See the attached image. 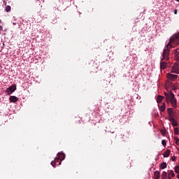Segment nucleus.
Wrapping results in <instances>:
<instances>
[{
    "instance_id": "nucleus-1",
    "label": "nucleus",
    "mask_w": 179,
    "mask_h": 179,
    "mask_svg": "<svg viewBox=\"0 0 179 179\" xmlns=\"http://www.w3.org/2000/svg\"><path fill=\"white\" fill-rule=\"evenodd\" d=\"M173 44H176V45H179V34H176L171 37L169 42L164 48L162 52V59H166V61H169L170 59V50H171V48H174Z\"/></svg>"
},
{
    "instance_id": "nucleus-2",
    "label": "nucleus",
    "mask_w": 179,
    "mask_h": 179,
    "mask_svg": "<svg viewBox=\"0 0 179 179\" xmlns=\"http://www.w3.org/2000/svg\"><path fill=\"white\" fill-rule=\"evenodd\" d=\"M165 96H166V100L167 102L170 101L171 103L172 106L176 108L177 107V99H176V96H174V94L173 92H165L164 93Z\"/></svg>"
},
{
    "instance_id": "nucleus-3",
    "label": "nucleus",
    "mask_w": 179,
    "mask_h": 179,
    "mask_svg": "<svg viewBox=\"0 0 179 179\" xmlns=\"http://www.w3.org/2000/svg\"><path fill=\"white\" fill-rule=\"evenodd\" d=\"M164 61H169V60H166L165 59H163V53H162V57H161V62H160L161 69H166V68H167V62Z\"/></svg>"
},
{
    "instance_id": "nucleus-4",
    "label": "nucleus",
    "mask_w": 179,
    "mask_h": 179,
    "mask_svg": "<svg viewBox=\"0 0 179 179\" xmlns=\"http://www.w3.org/2000/svg\"><path fill=\"white\" fill-rule=\"evenodd\" d=\"M15 90H16V86L11 85L10 87L6 89V92L7 94L10 95L12 94V93H13V92H15Z\"/></svg>"
},
{
    "instance_id": "nucleus-5",
    "label": "nucleus",
    "mask_w": 179,
    "mask_h": 179,
    "mask_svg": "<svg viewBox=\"0 0 179 179\" xmlns=\"http://www.w3.org/2000/svg\"><path fill=\"white\" fill-rule=\"evenodd\" d=\"M60 160L62 162V160H65V155L63 152H58L57 153V157H55V161Z\"/></svg>"
},
{
    "instance_id": "nucleus-6",
    "label": "nucleus",
    "mask_w": 179,
    "mask_h": 179,
    "mask_svg": "<svg viewBox=\"0 0 179 179\" xmlns=\"http://www.w3.org/2000/svg\"><path fill=\"white\" fill-rule=\"evenodd\" d=\"M167 79H169V80H176V79H177V78H178V76L177 75H174V74H171V73H168L166 76Z\"/></svg>"
},
{
    "instance_id": "nucleus-7",
    "label": "nucleus",
    "mask_w": 179,
    "mask_h": 179,
    "mask_svg": "<svg viewBox=\"0 0 179 179\" xmlns=\"http://www.w3.org/2000/svg\"><path fill=\"white\" fill-rule=\"evenodd\" d=\"M9 100H10V103H16V101H18L19 98L15 96H10L9 98Z\"/></svg>"
},
{
    "instance_id": "nucleus-8",
    "label": "nucleus",
    "mask_w": 179,
    "mask_h": 179,
    "mask_svg": "<svg viewBox=\"0 0 179 179\" xmlns=\"http://www.w3.org/2000/svg\"><path fill=\"white\" fill-rule=\"evenodd\" d=\"M173 53L176 59H177V61H179V48H177L176 50H173Z\"/></svg>"
},
{
    "instance_id": "nucleus-9",
    "label": "nucleus",
    "mask_w": 179,
    "mask_h": 179,
    "mask_svg": "<svg viewBox=\"0 0 179 179\" xmlns=\"http://www.w3.org/2000/svg\"><path fill=\"white\" fill-rule=\"evenodd\" d=\"M61 162H62V161H61V160H56V161H55V160H54V161H52L51 164H52V166L53 167H55V166L57 165V163H59V164H57V165H58V166H60Z\"/></svg>"
},
{
    "instance_id": "nucleus-10",
    "label": "nucleus",
    "mask_w": 179,
    "mask_h": 179,
    "mask_svg": "<svg viewBox=\"0 0 179 179\" xmlns=\"http://www.w3.org/2000/svg\"><path fill=\"white\" fill-rule=\"evenodd\" d=\"M170 153H171V151L170 150H166L164 153V157H169V156H170Z\"/></svg>"
},
{
    "instance_id": "nucleus-11",
    "label": "nucleus",
    "mask_w": 179,
    "mask_h": 179,
    "mask_svg": "<svg viewBox=\"0 0 179 179\" xmlns=\"http://www.w3.org/2000/svg\"><path fill=\"white\" fill-rule=\"evenodd\" d=\"M167 167V164L166 162H162L161 164H160V169L162 170H164V169H166Z\"/></svg>"
},
{
    "instance_id": "nucleus-12",
    "label": "nucleus",
    "mask_w": 179,
    "mask_h": 179,
    "mask_svg": "<svg viewBox=\"0 0 179 179\" xmlns=\"http://www.w3.org/2000/svg\"><path fill=\"white\" fill-rule=\"evenodd\" d=\"M154 176H155V179H159V178H160V172H159V171H155V172L154 173Z\"/></svg>"
},
{
    "instance_id": "nucleus-13",
    "label": "nucleus",
    "mask_w": 179,
    "mask_h": 179,
    "mask_svg": "<svg viewBox=\"0 0 179 179\" xmlns=\"http://www.w3.org/2000/svg\"><path fill=\"white\" fill-rule=\"evenodd\" d=\"M163 99H164L163 96L159 95L157 98V103H160L161 101H163Z\"/></svg>"
},
{
    "instance_id": "nucleus-14",
    "label": "nucleus",
    "mask_w": 179,
    "mask_h": 179,
    "mask_svg": "<svg viewBox=\"0 0 179 179\" xmlns=\"http://www.w3.org/2000/svg\"><path fill=\"white\" fill-rule=\"evenodd\" d=\"M159 110L162 112L165 111V110H166V103H163L162 106H160Z\"/></svg>"
},
{
    "instance_id": "nucleus-15",
    "label": "nucleus",
    "mask_w": 179,
    "mask_h": 179,
    "mask_svg": "<svg viewBox=\"0 0 179 179\" xmlns=\"http://www.w3.org/2000/svg\"><path fill=\"white\" fill-rule=\"evenodd\" d=\"M168 176H170V177H176V174L174 173L173 171H169V173H168Z\"/></svg>"
},
{
    "instance_id": "nucleus-16",
    "label": "nucleus",
    "mask_w": 179,
    "mask_h": 179,
    "mask_svg": "<svg viewBox=\"0 0 179 179\" xmlns=\"http://www.w3.org/2000/svg\"><path fill=\"white\" fill-rule=\"evenodd\" d=\"M162 178H164V179L167 178V172L166 171L162 172Z\"/></svg>"
},
{
    "instance_id": "nucleus-17",
    "label": "nucleus",
    "mask_w": 179,
    "mask_h": 179,
    "mask_svg": "<svg viewBox=\"0 0 179 179\" xmlns=\"http://www.w3.org/2000/svg\"><path fill=\"white\" fill-rule=\"evenodd\" d=\"M10 9H12L10 6H6V12H10Z\"/></svg>"
},
{
    "instance_id": "nucleus-18",
    "label": "nucleus",
    "mask_w": 179,
    "mask_h": 179,
    "mask_svg": "<svg viewBox=\"0 0 179 179\" xmlns=\"http://www.w3.org/2000/svg\"><path fill=\"white\" fill-rule=\"evenodd\" d=\"M178 134H179L178 127H176V128L174 129V134H175V135H178Z\"/></svg>"
},
{
    "instance_id": "nucleus-19",
    "label": "nucleus",
    "mask_w": 179,
    "mask_h": 179,
    "mask_svg": "<svg viewBox=\"0 0 179 179\" xmlns=\"http://www.w3.org/2000/svg\"><path fill=\"white\" fill-rule=\"evenodd\" d=\"M167 113H168V114H172L173 113V108H169L167 109Z\"/></svg>"
},
{
    "instance_id": "nucleus-20",
    "label": "nucleus",
    "mask_w": 179,
    "mask_h": 179,
    "mask_svg": "<svg viewBox=\"0 0 179 179\" xmlns=\"http://www.w3.org/2000/svg\"><path fill=\"white\" fill-rule=\"evenodd\" d=\"M175 173H176V174L179 173V165L175 167Z\"/></svg>"
},
{
    "instance_id": "nucleus-21",
    "label": "nucleus",
    "mask_w": 179,
    "mask_h": 179,
    "mask_svg": "<svg viewBox=\"0 0 179 179\" xmlns=\"http://www.w3.org/2000/svg\"><path fill=\"white\" fill-rule=\"evenodd\" d=\"M173 73H179V69H173L172 71Z\"/></svg>"
},
{
    "instance_id": "nucleus-22",
    "label": "nucleus",
    "mask_w": 179,
    "mask_h": 179,
    "mask_svg": "<svg viewBox=\"0 0 179 179\" xmlns=\"http://www.w3.org/2000/svg\"><path fill=\"white\" fill-rule=\"evenodd\" d=\"M172 125H173V127H177L178 125V124L177 123V122L176 120H173V122H172Z\"/></svg>"
},
{
    "instance_id": "nucleus-23",
    "label": "nucleus",
    "mask_w": 179,
    "mask_h": 179,
    "mask_svg": "<svg viewBox=\"0 0 179 179\" xmlns=\"http://www.w3.org/2000/svg\"><path fill=\"white\" fill-rule=\"evenodd\" d=\"M174 141H176V144L179 145V138L177 137H174Z\"/></svg>"
},
{
    "instance_id": "nucleus-24",
    "label": "nucleus",
    "mask_w": 179,
    "mask_h": 179,
    "mask_svg": "<svg viewBox=\"0 0 179 179\" xmlns=\"http://www.w3.org/2000/svg\"><path fill=\"white\" fill-rule=\"evenodd\" d=\"M162 144L163 146H166V145H167L166 142V140H162Z\"/></svg>"
},
{
    "instance_id": "nucleus-25",
    "label": "nucleus",
    "mask_w": 179,
    "mask_h": 179,
    "mask_svg": "<svg viewBox=\"0 0 179 179\" xmlns=\"http://www.w3.org/2000/svg\"><path fill=\"white\" fill-rule=\"evenodd\" d=\"M169 120L171 122H173L176 121V120H174V117H169Z\"/></svg>"
},
{
    "instance_id": "nucleus-26",
    "label": "nucleus",
    "mask_w": 179,
    "mask_h": 179,
    "mask_svg": "<svg viewBox=\"0 0 179 179\" xmlns=\"http://www.w3.org/2000/svg\"><path fill=\"white\" fill-rule=\"evenodd\" d=\"M161 134H162V135H166V130H161Z\"/></svg>"
},
{
    "instance_id": "nucleus-27",
    "label": "nucleus",
    "mask_w": 179,
    "mask_h": 179,
    "mask_svg": "<svg viewBox=\"0 0 179 179\" xmlns=\"http://www.w3.org/2000/svg\"><path fill=\"white\" fill-rule=\"evenodd\" d=\"M169 117H174V113H169Z\"/></svg>"
},
{
    "instance_id": "nucleus-28",
    "label": "nucleus",
    "mask_w": 179,
    "mask_h": 179,
    "mask_svg": "<svg viewBox=\"0 0 179 179\" xmlns=\"http://www.w3.org/2000/svg\"><path fill=\"white\" fill-rule=\"evenodd\" d=\"M171 160H172V162H174V161L176 160V157H173L171 158Z\"/></svg>"
},
{
    "instance_id": "nucleus-29",
    "label": "nucleus",
    "mask_w": 179,
    "mask_h": 179,
    "mask_svg": "<svg viewBox=\"0 0 179 179\" xmlns=\"http://www.w3.org/2000/svg\"><path fill=\"white\" fill-rule=\"evenodd\" d=\"M174 14L177 15V10H174Z\"/></svg>"
},
{
    "instance_id": "nucleus-30",
    "label": "nucleus",
    "mask_w": 179,
    "mask_h": 179,
    "mask_svg": "<svg viewBox=\"0 0 179 179\" xmlns=\"http://www.w3.org/2000/svg\"><path fill=\"white\" fill-rule=\"evenodd\" d=\"M168 178H169V179H171V177L168 175Z\"/></svg>"
},
{
    "instance_id": "nucleus-31",
    "label": "nucleus",
    "mask_w": 179,
    "mask_h": 179,
    "mask_svg": "<svg viewBox=\"0 0 179 179\" xmlns=\"http://www.w3.org/2000/svg\"><path fill=\"white\" fill-rule=\"evenodd\" d=\"M177 178L179 179V173H178V175H177Z\"/></svg>"
},
{
    "instance_id": "nucleus-32",
    "label": "nucleus",
    "mask_w": 179,
    "mask_h": 179,
    "mask_svg": "<svg viewBox=\"0 0 179 179\" xmlns=\"http://www.w3.org/2000/svg\"><path fill=\"white\" fill-rule=\"evenodd\" d=\"M162 179H164V178H162Z\"/></svg>"
}]
</instances>
